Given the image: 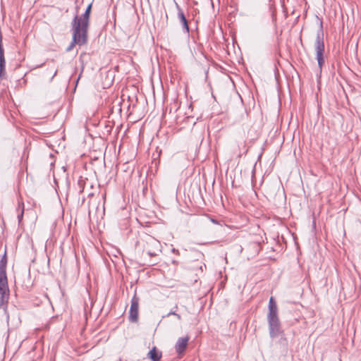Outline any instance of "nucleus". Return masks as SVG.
<instances>
[{"instance_id": "1", "label": "nucleus", "mask_w": 361, "mask_h": 361, "mask_svg": "<svg viewBox=\"0 0 361 361\" xmlns=\"http://www.w3.org/2000/svg\"><path fill=\"white\" fill-rule=\"evenodd\" d=\"M137 245L142 247L143 251H145L150 257L157 256L158 253L161 252L160 242L153 236L147 233H145L140 238V240L137 241Z\"/></svg>"}, {"instance_id": "2", "label": "nucleus", "mask_w": 361, "mask_h": 361, "mask_svg": "<svg viewBox=\"0 0 361 361\" xmlns=\"http://www.w3.org/2000/svg\"><path fill=\"white\" fill-rule=\"evenodd\" d=\"M314 47L316 52V59L318 62V66L319 69L322 70V66L325 63L324 57L325 46L324 42V31L322 21L320 22L319 27L317 31L316 40Z\"/></svg>"}, {"instance_id": "3", "label": "nucleus", "mask_w": 361, "mask_h": 361, "mask_svg": "<svg viewBox=\"0 0 361 361\" xmlns=\"http://www.w3.org/2000/svg\"><path fill=\"white\" fill-rule=\"evenodd\" d=\"M267 321L269 324V332L271 338H274L281 336V342L283 345L287 347L288 341L287 339L282 336L283 331L281 327V322L279 316H270L267 317Z\"/></svg>"}, {"instance_id": "4", "label": "nucleus", "mask_w": 361, "mask_h": 361, "mask_svg": "<svg viewBox=\"0 0 361 361\" xmlns=\"http://www.w3.org/2000/svg\"><path fill=\"white\" fill-rule=\"evenodd\" d=\"M91 9L92 4H90L87 7L85 13L81 16L75 15V16L72 20L71 27H75L78 25V29L85 31L87 33Z\"/></svg>"}, {"instance_id": "5", "label": "nucleus", "mask_w": 361, "mask_h": 361, "mask_svg": "<svg viewBox=\"0 0 361 361\" xmlns=\"http://www.w3.org/2000/svg\"><path fill=\"white\" fill-rule=\"evenodd\" d=\"M72 42L71 44L67 47V51H71L76 44L82 46L87 42V33L78 29V25L75 27H72Z\"/></svg>"}, {"instance_id": "6", "label": "nucleus", "mask_w": 361, "mask_h": 361, "mask_svg": "<svg viewBox=\"0 0 361 361\" xmlns=\"http://www.w3.org/2000/svg\"><path fill=\"white\" fill-rule=\"evenodd\" d=\"M9 297V289L6 273L4 271L0 272V306L8 302Z\"/></svg>"}, {"instance_id": "7", "label": "nucleus", "mask_w": 361, "mask_h": 361, "mask_svg": "<svg viewBox=\"0 0 361 361\" xmlns=\"http://www.w3.org/2000/svg\"><path fill=\"white\" fill-rule=\"evenodd\" d=\"M139 298L135 295L131 300L129 311V320L131 322H137L138 320Z\"/></svg>"}, {"instance_id": "8", "label": "nucleus", "mask_w": 361, "mask_h": 361, "mask_svg": "<svg viewBox=\"0 0 361 361\" xmlns=\"http://www.w3.org/2000/svg\"><path fill=\"white\" fill-rule=\"evenodd\" d=\"M189 339L190 337L188 336L180 337L178 339L175 348L178 355H182L184 353L188 346Z\"/></svg>"}, {"instance_id": "9", "label": "nucleus", "mask_w": 361, "mask_h": 361, "mask_svg": "<svg viewBox=\"0 0 361 361\" xmlns=\"http://www.w3.org/2000/svg\"><path fill=\"white\" fill-rule=\"evenodd\" d=\"M236 149H233V152L238 157H241L243 154H246L247 149L246 148V140L241 139L235 142Z\"/></svg>"}, {"instance_id": "10", "label": "nucleus", "mask_w": 361, "mask_h": 361, "mask_svg": "<svg viewBox=\"0 0 361 361\" xmlns=\"http://www.w3.org/2000/svg\"><path fill=\"white\" fill-rule=\"evenodd\" d=\"M177 6V8H178V17L179 18V20L180 22V23L182 24L183 25V30L186 33H188L189 32V26H188V20L184 15V13L183 11H182V9L180 8V6L176 4Z\"/></svg>"}, {"instance_id": "11", "label": "nucleus", "mask_w": 361, "mask_h": 361, "mask_svg": "<svg viewBox=\"0 0 361 361\" xmlns=\"http://www.w3.org/2000/svg\"><path fill=\"white\" fill-rule=\"evenodd\" d=\"M162 353L157 347H153L147 353V357L152 361H159L161 358Z\"/></svg>"}, {"instance_id": "12", "label": "nucleus", "mask_w": 361, "mask_h": 361, "mask_svg": "<svg viewBox=\"0 0 361 361\" xmlns=\"http://www.w3.org/2000/svg\"><path fill=\"white\" fill-rule=\"evenodd\" d=\"M268 309L267 317L278 315V307L273 297H271L269 299Z\"/></svg>"}, {"instance_id": "13", "label": "nucleus", "mask_w": 361, "mask_h": 361, "mask_svg": "<svg viewBox=\"0 0 361 361\" xmlns=\"http://www.w3.org/2000/svg\"><path fill=\"white\" fill-rule=\"evenodd\" d=\"M6 61L4 57V50H0V79L5 73Z\"/></svg>"}, {"instance_id": "14", "label": "nucleus", "mask_w": 361, "mask_h": 361, "mask_svg": "<svg viewBox=\"0 0 361 361\" xmlns=\"http://www.w3.org/2000/svg\"><path fill=\"white\" fill-rule=\"evenodd\" d=\"M18 212V219L19 223L22 221L24 214V203L23 202H19L18 206L17 208Z\"/></svg>"}, {"instance_id": "15", "label": "nucleus", "mask_w": 361, "mask_h": 361, "mask_svg": "<svg viewBox=\"0 0 361 361\" xmlns=\"http://www.w3.org/2000/svg\"><path fill=\"white\" fill-rule=\"evenodd\" d=\"M6 262L7 260L6 258V255H4V256L0 261V272L1 271H4V273H6Z\"/></svg>"}, {"instance_id": "16", "label": "nucleus", "mask_w": 361, "mask_h": 361, "mask_svg": "<svg viewBox=\"0 0 361 361\" xmlns=\"http://www.w3.org/2000/svg\"><path fill=\"white\" fill-rule=\"evenodd\" d=\"M84 184H85V181L83 180H78V185L80 188V192H83V190H84Z\"/></svg>"}, {"instance_id": "17", "label": "nucleus", "mask_w": 361, "mask_h": 361, "mask_svg": "<svg viewBox=\"0 0 361 361\" xmlns=\"http://www.w3.org/2000/svg\"><path fill=\"white\" fill-rule=\"evenodd\" d=\"M175 314H176V311H171L166 315L163 316V318H164L166 317H169L171 315H175Z\"/></svg>"}, {"instance_id": "18", "label": "nucleus", "mask_w": 361, "mask_h": 361, "mask_svg": "<svg viewBox=\"0 0 361 361\" xmlns=\"http://www.w3.org/2000/svg\"><path fill=\"white\" fill-rule=\"evenodd\" d=\"M174 316H175V317L177 318V319H178V320H181V319H182V318H181V316H180L179 314H178V313H176V314H175Z\"/></svg>"}]
</instances>
